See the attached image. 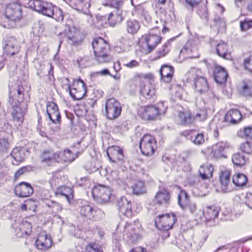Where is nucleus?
<instances>
[{
    "mask_svg": "<svg viewBox=\"0 0 252 252\" xmlns=\"http://www.w3.org/2000/svg\"><path fill=\"white\" fill-rule=\"evenodd\" d=\"M118 228L123 234L124 238L129 243H135L141 237L142 228L138 220L120 223Z\"/></svg>",
    "mask_w": 252,
    "mask_h": 252,
    "instance_id": "f257e3e1",
    "label": "nucleus"
},
{
    "mask_svg": "<svg viewBox=\"0 0 252 252\" xmlns=\"http://www.w3.org/2000/svg\"><path fill=\"white\" fill-rule=\"evenodd\" d=\"M139 147L142 154L150 156L157 149V142L151 135L145 134L140 140Z\"/></svg>",
    "mask_w": 252,
    "mask_h": 252,
    "instance_id": "f03ea898",
    "label": "nucleus"
},
{
    "mask_svg": "<svg viewBox=\"0 0 252 252\" xmlns=\"http://www.w3.org/2000/svg\"><path fill=\"white\" fill-rule=\"evenodd\" d=\"M93 197L100 203H104L109 201L112 194L111 189L102 185H98L92 189Z\"/></svg>",
    "mask_w": 252,
    "mask_h": 252,
    "instance_id": "7ed1b4c3",
    "label": "nucleus"
},
{
    "mask_svg": "<svg viewBox=\"0 0 252 252\" xmlns=\"http://www.w3.org/2000/svg\"><path fill=\"white\" fill-rule=\"evenodd\" d=\"M176 220L173 214L159 215L155 220V225L160 230L167 231L171 229Z\"/></svg>",
    "mask_w": 252,
    "mask_h": 252,
    "instance_id": "20e7f679",
    "label": "nucleus"
},
{
    "mask_svg": "<svg viewBox=\"0 0 252 252\" xmlns=\"http://www.w3.org/2000/svg\"><path fill=\"white\" fill-rule=\"evenodd\" d=\"M46 112L52 123L56 125L54 130L58 131L61 124V115L58 105L54 102H49L46 105Z\"/></svg>",
    "mask_w": 252,
    "mask_h": 252,
    "instance_id": "39448f33",
    "label": "nucleus"
},
{
    "mask_svg": "<svg viewBox=\"0 0 252 252\" xmlns=\"http://www.w3.org/2000/svg\"><path fill=\"white\" fill-rule=\"evenodd\" d=\"M106 115L110 120L118 117L122 111L120 103L114 98L108 99L105 104Z\"/></svg>",
    "mask_w": 252,
    "mask_h": 252,
    "instance_id": "423d86ee",
    "label": "nucleus"
},
{
    "mask_svg": "<svg viewBox=\"0 0 252 252\" xmlns=\"http://www.w3.org/2000/svg\"><path fill=\"white\" fill-rule=\"evenodd\" d=\"M68 89L71 96L76 100L82 99L86 93L85 84L81 79L74 80L72 88L69 86Z\"/></svg>",
    "mask_w": 252,
    "mask_h": 252,
    "instance_id": "0eeeda50",
    "label": "nucleus"
},
{
    "mask_svg": "<svg viewBox=\"0 0 252 252\" xmlns=\"http://www.w3.org/2000/svg\"><path fill=\"white\" fill-rule=\"evenodd\" d=\"M83 35L79 30L74 26L68 27L66 30V40L71 45L78 46L83 40Z\"/></svg>",
    "mask_w": 252,
    "mask_h": 252,
    "instance_id": "6e6552de",
    "label": "nucleus"
},
{
    "mask_svg": "<svg viewBox=\"0 0 252 252\" xmlns=\"http://www.w3.org/2000/svg\"><path fill=\"white\" fill-rule=\"evenodd\" d=\"M117 206L119 211L120 216H125L127 218H130L132 216L131 203L126 197H121L117 200Z\"/></svg>",
    "mask_w": 252,
    "mask_h": 252,
    "instance_id": "1a4fd4ad",
    "label": "nucleus"
},
{
    "mask_svg": "<svg viewBox=\"0 0 252 252\" xmlns=\"http://www.w3.org/2000/svg\"><path fill=\"white\" fill-rule=\"evenodd\" d=\"M4 14L7 19L16 21L22 17L21 6L16 3L9 4L6 6Z\"/></svg>",
    "mask_w": 252,
    "mask_h": 252,
    "instance_id": "9d476101",
    "label": "nucleus"
},
{
    "mask_svg": "<svg viewBox=\"0 0 252 252\" xmlns=\"http://www.w3.org/2000/svg\"><path fill=\"white\" fill-rule=\"evenodd\" d=\"M29 5L35 11L46 15L47 12L51 13L52 4L49 3L44 2L40 0H31L30 1Z\"/></svg>",
    "mask_w": 252,
    "mask_h": 252,
    "instance_id": "9b49d317",
    "label": "nucleus"
},
{
    "mask_svg": "<svg viewBox=\"0 0 252 252\" xmlns=\"http://www.w3.org/2000/svg\"><path fill=\"white\" fill-rule=\"evenodd\" d=\"M107 155L109 160L114 163L123 161L124 158L123 149L117 146L109 147L107 151Z\"/></svg>",
    "mask_w": 252,
    "mask_h": 252,
    "instance_id": "f8f14e48",
    "label": "nucleus"
},
{
    "mask_svg": "<svg viewBox=\"0 0 252 252\" xmlns=\"http://www.w3.org/2000/svg\"><path fill=\"white\" fill-rule=\"evenodd\" d=\"M220 190L223 193H227L232 191L233 188L230 183V172L229 170H225L221 172L220 175Z\"/></svg>",
    "mask_w": 252,
    "mask_h": 252,
    "instance_id": "ddd939ff",
    "label": "nucleus"
},
{
    "mask_svg": "<svg viewBox=\"0 0 252 252\" xmlns=\"http://www.w3.org/2000/svg\"><path fill=\"white\" fill-rule=\"evenodd\" d=\"M13 100V99L10 100V104L12 107L11 115L14 121L22 123L24 120L25 110L22 109L20 102Z\"/></svg>",
    "mask_w": 252,
    "mask_h": 252,
    "instance_id": "4468645a",
    "label": "nucleus"
},
{
    "mask_svg": "<svg viewBox=\"0 0 252 252\" xmlns=\"http://www.w3.org/2000/svg\"><path fill=\"white\" fill-rule=\"evenodd\" d=\"M80 213L82 216L87 218L89 220L94 218L95 216H100L102 218L104 216V212L100 209L94 208L89 205L82 206Z\"/></svg>",
    "mask_w": 252,
    "mask_h": 252,
    "instance_id": "2eb2a0df",
    "label": "nucleus"
},
{
    "mask_svg": "<svg viewBox=\"0 0 252 252\" xmlns=\"http://www.w3.org/2000/svg\"><path fill=\"white\" fill-rule=\"evenodd\" d=\"M14 191L17 195L21 197H26L33 193V189L30 184L22 182L15 187Z\"/></svg>",
    "mask_w": 252,
    "mask_h": 252,
    "instance_id": "dca6fc26",
    "label": "nucleus"
},
{
    "mask_svg": "<svg viewBox=\"0 0 252 252\" xmlns=\"http://www.w3.org/2000/svg\"><path fill=\"white\" fill-rule=\"evenodd\" d=\"M161 37L157 34L149 33L147 35H144L141 37L138 44L139 46H143L140 43H145L148 47H156L161 40Z\"/></svg>",
    "mask_w": 252,
    "mask_h": 252,
    "instance_id": "f3484780",
    "label": "nucleus"
},
{
    "mask_svg": "<svg viewBox=\"0 0 252 252\" xmlns=\"http://www.w3.org/2000/svg\"><path fill=\"white\" fill-rule=\"evenodd\" d=\"M140 115L142 119L149 121H154L159 116V112L155 105L146 106Z\"/></svg>",
    "mask_w": 252,
    "mask_h": 252,
    "instance_id": "a211bd4d",
    "label": "nucleus"
},
{
    "mask_svg": "<svg viewBox=\"0 0 252 252\" xmlns=\"http://www.w3.org/2000/svg\"><path fill=\"white\" fill-rule=\"evenodd\" d=\"M95 60L99 63L110 62L112 59V56L108 52L106 48H93Z\"/></svg>",
    "mask_w": 252,
    "mask_h": 252,
    "instance_id": "6ab92c4d",
    "label": "nucleus"
},
{
    "mask_svg": "<svg viewBox=\"0 0 252 252\" xmlns=\"http://www.w3.org/2000/svg\"><path fill=\"white\" fill-rule=\"evenodd\" d=\"M242 115L237 109H231L226 113L223 121L226 125H235L240 121Z\"/></svg>",
    "mask_w": 252,
    "mask_h": 252,
    "instance_id": "aec40b11",
    "label": "nucleus"
},
{
    "mask_svg": "<svg viewBox=\"0 0 252 252\" xmlns=\"http://www.w3.org/2000/svg\"><path fill=\"white\" fill-rule=\"evenodd\" d=\"M229 148L228 144L226 142H218L212 147V154L216 158H226L225 151Z\"/></svg>",
    "mask_w": 252,
    "mask_h": 252,
    "instance_id": "412c9836",
    "label": "nucleus"
},
{
    "mask_svg": "<svg viewBox=\"0 0 252 252\" xmlns=\"http://www.w3.org/2000/svg\"><path fill=\"white\" fill-rule=\"evenodd\" d=\"M170 198L169 191L165 189H161L157 193L154 201L159 205L166 206L169 204Z\"/></svg>",
    "mask_w": 252,
    "mask_h": 252,
    "instance_id": "4be33fe9",
    "label": "nucleus"
},
{
    "mask_svg": "<svg viewBox=\"0 0 252 252\" xmlns=\"http://www.w3.org/2000/svg\"><path fill=\"white\" fill-rule=\"evenodd\" d=\"M124 19L121 8H115L107 18L108 22L111 26H114L116 24L121 23Z\"/></svg>",
    "mask_w": 252,
    "mask_h": 252,
    "instance_id": "5701e85b",
    "label": "nucleus"
},
{
    "mask_svg": "<svg viewBox=\"0 0 252 252\" xmlns=\"http://www.w3.org/2000/svg\"><path fill=\"white\" fill-rule=\"evenodd\" d=\"M41 161L42 163L50 166L54 161L58 162L59 157L57 152H54L52 151H45L40 157Z\"/></svg>",
    "mask_w": 252,
    "mask_h": 252,
    "instance_id": "b1692460",
    "label": "nucleus"
},
{
    "mask_svg": "<svg viewBox=\"0 0 252 252\" xmlns=\"http://www.w3.org/2000/svg\"><path fill=\"white\" fill-rule=\"evenodd\" d=\"M194 81L195 89L198 93L202 94L208 91V83L205 78L198 76L194 79Z\"/></svg>",
    "mask_w": 252,
    "mask_h": 252,
    "instance_id": "393cba45",
    "label": "nucleus"
},
{
    "mask_svg": "<svg viewBox=\"0 0 252 252\" xmlns=\"http://www.w3.org/2000/svg\"><path fill=\"white\" fill-rule=\"evenodd\" d=\"M140 88V94L146 99H150L155 94L154 85L149 82L141 84Z\"/></svg>",
    "mask_w": 252,
    "mask_h": 252,
    "instance_id": "a878e982",
    "label": "nucleus"
},
{
    "mask_svg": "<svg viewBox=\"0 0 252 252\" xmlns=\"http://www.w3.org/2000/svg\"><path fill=\"white\" fill-rule=\"evenodd\" d=\"M24 99V88L22 86L18 85L16 88L9 91L10 103L11 99L17 102H22Z\"/></svg>",
    "mask_w": 252,
    "mask_h": 252,
    "instance_id": "bb28decb",
    "label": "nucleus"
},
{
    "mask_svg": "<svg viewBox=\"0 0 252 252\" xmlns=\"http://www.w3.org/2000/svg\"><path fill=\"white\" fill-rule=\"evenodd\" d=\"M161 79L165 83H169L172 79L174 68L170 65H163L159 71Z\"/></svg>",
    "mask_w": 252,
    "mask_h": 252,
    "instance_id": "cd10ccee",
    "label": "nucleus"
},
{
    "mask_svg": "<svg viewBox=\"0 0 252 252\" xmlns=\"http://www.w3.org/2000/svg\"><path fill=\"white\" fill-rule=\"evenodd\" d=\"M51 244V238L47 234L39 235L35 242L37 248L41 250H45L50 248Z\"/></svg>",
    "mask_w": 252,
    "mask_h": 252,
    "instance_id": "c85d7f7f",
    "label": "nucleus"
},
{
    "mask_svg": "<svg viewBox=\"0 0 252 252\" xmlns=\"http://www.w3.org/2000/svg\"><path fill=\"white\" fill-rule=\"evenodd\" d=\"M214 76L218 84H222L226 82L227 73L223 67L218 66L215 69Z\"/></svg>",
    "mask_w": 252,
    "mask_h": 252,
    "instance_id": "c756f323",
    "label": "nucleus"
},
{
    "mask_svg": "<svg viewBox=\"0 0 252 252\" xmlns=\"http://www.w3.org/2000/svg\"><path fill=\"white\" fill-rule=\"evenodd\" d=\"M219 213V210L215 206H207L206 210L203 212L206 221L213 220L217 218Z\"/></svg>",
    "mask_w": 252,
    "mask_h": 252,
    "instance_id": "7c9ffc66",
    "label": "nucleus"
},
{
    "mask_svg": "<svg viewBox=\"0 0 252 252\" xmlns=\"http://www.w3.org/2000/svg\"><path fill=\"white\" fill-rule=\"evenodd\" d=\"M58 156L59 157L58 162L62 161L71 162L78 157L76 154H73L72 152L68 149L58 153Z\"/></svg>",
    "mask_w": 252,
    "mask_h": 252,
    "instance_id": "2f4dec72",
    "label": "nucleus"
},
{
    "mask_svg": "<svg viewBox=\"0 0 252 252\" xmlns=\"http://www.w3.org/2000/svg\"><path fill=\"white\" fill-rule=\"evenodd\" d=\"M214 167L212 165H201L199 169V173L201 178L203 180L208 179L212 177Z\"/></svg>",
    "mask_w": 252,
    "mask_h": 252,
    "instance_id": "473e14b6",
    "label": "nucleus"
},
{
    "mask_svg": "<svg viewBox=\"0 0 252 252\" xmlns=\"http://www.w3.org/2000/svg\"><path fill=\"white\" fill-rule=\"evenodd\" d=\"M178 204L183 210H186L188 204L190 202L189 196L186 191L181 190L178 196Z\"/></svg>",
    "mask_w": 252,
    "mask_h": 252,
    "instance_id": "72a5a7b5",
    "label": "nucleus"
},
{
    "mask_svg": "<svg viewBox=\"0 0 252 252\" xmlns=\"http://www.w3.org/2000/svg\"><path fill=\"white\" fill-rule=\"evenodd\" d=\"M32 225L26 220H23L19 225V231L16 233L17 237H23L25 234L29 235L32 231Z\"/></svg>",
    "mask_w": 252,
    "mask_h": 252,
    "instance_id": "f704fd0d",
    "label": "nucleus"
},
{
    "mask_svg": "<svg viewBox=\"0 0 252 252\" xmlns=\"http://www.w3.org/2000/svg\"><path fill=\"white\" fill-rule=\"evenodd\" d=\"M232 182L237 187H244L247 185L248 178L244 174L237 173L233 176Z\"/></svg>",
    "mask_w": 252,
    "mask_h": 252,
    "instance_id": "c9c22d12",
    "label": "nucleus"
},
{
    "mask_svg": "<svg viewBox=\"0 0 252 252\" xmlns=\"http://www.w3.org/2000/svg\"><path fill=\"white\" fill-rule=\"evenodd\" d=\"M240 92L244 96L252 97V81L251 80L243 81Z\"/></svg>",
    "mask_w": 252,
    "mask_h": 252,
    "instance_id": "e433bc0d",
    "label": "nucleus"
},
{
    "mask_svg": "<svg viewBox=\"0 0 252 252\" xmlns=\"http://www.w3.org/2000/svg\"><path fill=\"white\" fill-rule=\"evenodd\" d=\"M131 188L133 193L137 195H143L147 191L145 184L141 181H136L131 186Z\"/></svg>",
    "mask_w": 252,
    "mask_h": 252,
    "instance_id": "4c0bfd02",
    "label": "nucleus"
},
{
    "mask_svg": "<svg viewBox=\"0 0 252 252\" xmlns=\"http://www.w3.org/2000/svg\"><path fill=\"white\" fill-rule=\"evenodd\" d=\"M140 27V24L135 20H128L126 22L127 32L132 35L137 33Z\"/></svg>",
    "mask_w": 252,
    "mask_h": 252,
    "instance_id": "58836bf2",
    "label": "nucleus"
},
{
    "mask_svg": "<svg viewBox=\"0 0 252 252\" xmlns=\"http://www.w3.org/2000/svg\"><path fill=\"white\" fill-rule=\"evenodd\" d=\"M179 122L181 125H189L192 121V118L189 111L180 112L179 113Z\"/></svg>",
    "mask_w": 252,
    "mask_h": 252,
    "instance_id": "ea45409f",
    "label": "nucleus"
},
{
    "mask_svg": "<svg viewBox=\"0 0 252 252\" xmlns=\"http://www.w3.org/2000/svg\"><path fill=\"white\" fill-rule=\"evenodd\" d=\"M51 9V13H49L50 14H49V13L47 12V14H46V16L49 17H52L55 19L57 21H62L63 19V15L62 10L57 7H54L53 5L52 8Z\"/></svg>",
    "mask_w": 252,
    "mask_h": 252,
    "instance_id": "a19ab883",
    "label": "nucleus"
},
{
    "mask_svg": "<svg viewBox=\"0 0 252 252\" xmlns=\"http://www.w3.org/2000/svg\"><path fill=\"white\" fill-rule=\"evenodd\" d=\"M232 161L235 165L241 167L245 164L246 160L243 154L239 153L232 156Z\"/></svg>",
    "mask_w": 252,
    "mask_h": 252,
    "instance_id": "79ce46f5",
    "label": "nucleus"
},
{
    "mask_svg": "<svg viewBox=\"0 0 252 252\" xmlns=\"http://www.w3.org/2000/svg\"><path fill=\"white\" fill-rule=\"evenodd\" d=\"M72 193V190L70 188L66 187H61L58 188L56 191L57 195H60L64 196L68 200L69 198V196Z\"/></svg>",
    "mask_w": 252,
    "mask_h": 252,
    "instance_id": "37998d69",
    "label": "nucleus"
},
{
    "mask_svg": "<svg viewBox=\"0 0 252 252\" xmlns=\"http://www.w3.org/2000/svg\"><path fill=\"white\" fill-rule=\"evenodd\" d=\"M96 19V21L94 24V28L100 30L106 26L108 20L105 16L97 15Z\"/></svg>",
    "mask_w": 252,
    "mask_h": 252,
    "instance_id": "c03bdc74",
    "label": "nucleus"
},
{
    "mask_svg": "<svg viewBox=\"0 0 252 252\" xmlns=\"http://www.w3.org/2000/svg\"><path fill=\"white\" fill-rule=\"evenodd\" d=\"M11 155L16 162H21L25 160V155L21 153L19 148H14L11 153Z\"/></svg>",
    "mask_w": 252,
    "mask_h": 252,
    "instance_id": "a18cd8bd",
    "label": "nucleus"
},
{
    "mask_svg": "<svg viewBox=\"0 0 252 252\" xmlns=\"http://www.w3.org/2000/svg\"><path fill=\"white\" fill-rule=\"evenodd\" d=\"M107 46H109L108 42L101 37L94 38L92 42L93 47H96L97 46L106 47Z\"/></svg>",
    "mask_w": 252,
    "mask_h": 252,
    "instance_id": "49530a36",
    "label": "nucleus"
},
{
    "mask_svg": "<svg viewBox=\"0 0 252 252\" xmlns=\"http://www.w3.org/2000/svg\"><path fill=\"white\" fill-rule=\"evenodd\" d=\"M239 136L242 138H251L252 137V127H246L242 129H240L238 132Z\"/></svg>",
    "mask_w": 252,
    "mask_h": 252,
    "instance_id": "de8ad7c7",
    "label": "nucleus"
},
{
    "mask_svg": "<svg viewBox=\"0 0 252 252\" xmlns=\"http://www.w3.org/2000/svg\"><path fill=\"white\" fill-rule=\"evenodd\" d=\"M243 64L246 70L252 73V55L245 57L244 59Z\"/></svg>",
    "mask_w": 252,
    "mask_h": 252,
    "instance_id": "09e8293b",
    "label": "nucleus"
},
{
    "mask_svg": "<svg viewBox=\"0 0 252 252\" xmlns=\"http://www.w3.org/2000/svg\"><path fill=\"white\" fill-rule=\"evenodd\" d=\"M217 54L221 57L227 60H230L232 58L231 52H228L227 48H216Z\"/></svg>",
    "mask_w": 252,
    "mask_h": 252,
    "instance_id": "8fccbe9b",
    "label": "nucleus"
},
{
    "mask_svg": "<svg viewBox=\"0 0 252 252\" xmlns=\"http://www.w3.org/2000/svg\"><path fill=\"white\" fill-rule=\"evenodd\" d=\"M241 31L245 32L252 28V20L245 19L240 23Z\"/></svg>",
    "mask_w": 252,
    "mask_h": 252,
    "instance_id": "3c124183",
    "label": "nucleus"
},
{
    "mask_svg": "<svg viewBox=\"0 0 252 252\" xmlns=\"http://www.w3.org/2000/svg\"><path fill=\"white\" fill-rule=\"evenodd\" d=\"M46 204L48 207L51 209L52 212L55 214H57L62 209L61 206L55 201H50V202L46 203Z\"/></svg>",
    "mask_w": 252,
    "mask_h": 252,
    "instance_id": "603ef678",
    "label": "nucleus"
},
{
    "mask_svg": "<svg viewBox=\"0 0 252 252\" xmlns=\"http://www.w3.org/2000/svg\"><path fill=\"white\" fill-rule=\"evenodd\" d=\"M241 149L243 153L252 155V142H246L241 144Z\"/></svg>",
    "mask_w": 252,
    "mask_h": 252,
    "instance_id": "864d4df0",
    "label": "nucleus"
},
{
    "mask_svg": "<svg viewBox=\"0 0 252 252\" xmlns=\"http://www.w3.org/2000/svg\"><path fill=\"white\" fill-rule=\"evenodd\" d=\"M10 143L8 139L5 138L0 139V152L6 153L9 148Z\"/></svg>",
    "mask_w": 252,
    "mask_h": 252,
    "instance_id": "5fc2aeb1",
    "label": "nucleus"
},
{
    "mask_svg": "<svg viewBox=\"0 0 252 252\" xmlns=\"http://www.w3.org/2000/svg\"><path fill=\"white\" fill-rule=\"evenodd\" d=\"M85 252H103L101 247L96 244H90L87 246Z\"/></svg>",
    "mask_w": 252,
    "mask_h": 252,
    "instance_id": "6e6d98bb",
    "label": "nucleus"
},
{
    "mask_svg": "<svg viewBox=\"0 0 252 252\" xmlns=\"http://www.w3.org/2000/svg\"><path fill=\"white\" fill-rule=\"evenodd\" d=\"M190 140L194 144L197 145H202L205 141L204 135L202 133L197 134L194 138L191 137Z\"/></svg>",
    "mask_w": 252,
    "mask_h": 252,
    "instance_id": "4d7b16f0",
    "label": "nucleus"
},
{
    "mask_svg": "<svg viewBox=\"0 0 252 252\" xmlns=\"http://www.w3.org/2000/svg\"><path fill=\"white\" fill-rule=\"evenodd\" d=\"M79 6L75 9L78 10L88 9L91 5L90 0H79Z\"/></svg>",
    "mask_w": 252,
    "mask_h": 252,
    "instance_id": "13d9d810",
    "label": "nucleus"
},
{
    "mask_svg": "<svg viewBox=\"0 0 252 252\" xmlns=\"http://www.w3.org/2000/svg\"><path fill=\"white\" fill-rule=\"evenodd\" d=\"M156 107L159 112V116L164 114L167 108V106L165 105V102L163 101H160L158 103Z\"/></svg>",
    "mask_w": 252,
    "mask_h": 252,
    "instance_id": "bf43d9fd",
    "label": "nucleus"
},
{
    "mask_svg": "<svg viewBox=\"0 0 252 252\" xmlns=\"http://www.w3.org/2000/svg\"><path fill=\"white\" fill-rule=\"evenodd\" d=\"M125 0H109L111 6L114 8H121Z\"/></svg>",
    "mask_w": 252,
    "mask_h": 252,
    "instance_id": "052dcab7",
    "label": "nucleus"
},
{
    "mask_svg": "<svg viewBox=\"0 0 252 252\" xmlns=\"http://www.w3.org/2000/svg\"><path fill=\"white\" fill-rule=\"evenodd\" d=\"M207 117V113L206 110H200L196 114L195 119L199 121L205 120Z\"/></svg>",
    "mask_w": 252,
    "mask_h": 252,
    "instance_id": "680f3d73",
    "label": "nucleus"
},
{
    "mask_svg": "<svg viewBox=\"0 0 252 252\" xmlns=\"http://www.w3.org/2000/svg\"><path fill=\"white\" fill-rule=\"evenodd\" d=\"M198 14L202 19L208 20V15L205 7H201L198 11Z\"/></svg>",
    "mask_w": 252,
    "mask_h": 252,
    "instance_id": "e2e57ef3",
    "label": "nucleus"
},
{
    "mask_svg": "<svg viewBox=\"0 0 252 252\" xmlns=\"http://www.w3.org/2000/svg\"><path fill=\"white\" fill-rule=\"evenodd\" d=\"M186 209H189L191 214H194L197 211L196 205L194 202L190 201L188 204Z\"/></svg>",
    "mask_w": 252,
    "mask_h": 252,
    "instance_id": "0e129e2a",
    "label": "nucleus"
},
{
    "mask_svg": "<svg viewBox=\"0 0 252 252\" xmlns=\"http://www.w3.org/2000/svg\"><path fill=\"white\" fill-rule=\"evenodd\" d=\"M110 179L112 182H117L119 180L118 172L117 171H112L110 175Z\"/></svg>",
    "mask_w": 252,
    "mask_h": 252,
    "instance_id": "69168bd1",
    "label": "nucleus"
},
{
    "mask_svg": "<svg viewBox=\"0 0 252 252\" xmlns=\"http://www.w3.org/2000/svg\"><path fill=\"white\" fill-rule=\"evenodd\" d=\"M28 167H27V166H24V167H22V168H20L15 173V177L16 178H17L19 176H20L21 175H22L24 173H25L26 171H28Z\"/></svg>",
    "mask_w": 252,
    "mask_h": 252,
    "instance_id": "338daca9",
    "label": "nucleus"
},
{
    "mask_svg": "<svg viewBox=\"0 0 252 252\" xmlns=\"http://www.w3.org/2000/svg\"><path fill=\"white\" fill-rule=\"evenodd\" d=\"M168 51H165V49L160 50L156 53V56L154 57V60H157L160 58L162 57H164L167 53Z\"/></svg>",
    "mask_w": 252,
    "mask_h": 252,
    "instance_id": "774afa93",
    "label": "nucleus"
}]
</instances>
